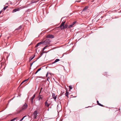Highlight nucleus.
I'll use <instances>...</instances> for the list:
<instances>
[{
  "mask_svg": "<svg viewBox=\"0 0 121 121\" xmlns=\"http://www.w3.org/2000/svg\"><path fill=\"white\" fill-rule=\"evenodd\" d=\"M27 105L25 103L22 107V109L18 111L17 112V113H18L21 112L23 110H25L27 107Z\"/></svg>",
  "mask_w": 121,
  "mask_h": 121,
  "instance_id": "f257e3e1",
  "label": "nucleus"
},
{
  "mask_svg": "<svg viewBox=\"0 0 121 121\" xmlns=\"http://www.w3.org/2000/svg\"><path fill=\"white\" fill-rule=\"evenodd\" d=\"M26 7H24V6L21 7L19 8L13 9L12 12L13 13H14V12H15L16 11H19L20 10H21L22 9H23L24 8H26Z\"/></svg>",
  "mask_w": 121,
  "mask_h": 121,
  "instance_id": "f03ea898",
  "label": "nucleus"
},
{
  "mask_svg": "<svg viewBox=\"0 0 121 121\" xmlns=\"http://www.w3.org/2000/svg\"><path fill=\"white\" fill-rule=\"evenodd\" d=\"M50 42L51 41L50 39H47L43 42L44 44H50Z\"/></svg>",
  "mask_w": 121,
  "mask_h": 121,
  "instance_id": "7ed1b4c3",
  "label": "nucleus"
},
{
  "mask_svg": "<svg viewBox=\"0 0 121 121\" xmlns=\"http://www.w3.org/2000/svg\"><path fill=\"white\" fill-rule=\"evenodd\" d=\"M37 114V110L35 111L33 113V115L34 119L36 118Z\"/></svg>",
  "mask_w": 121,
  "mask_h": 121,
  "instance_id": "20e7f679",
  "label": "nucleus"
},
{
  "mask_svg": "<svg viewBox=\"0 0 121 121\" xmlns=\"http://www.w3.org/2000/svg\"><path fill=\"white\" fill-rule=\"evenodd\" d=\"M65 23V22H63L61 23V24L60 25V28L61 29H63L64 27V25Z\"/></svg>",
  "mask_w": 121,
  "mask_h": 121,
  "instance_id": "39448f33",
  "label": "nucleus"
},
{
  "mask_svg": "<svg viewBox=\"0 0 121 121\" xmlns=\"http://www.w3.org/2000/svg\"><path fill=\"white\" fill-rule=\"evenodd\" d=\"M46 37L47 38H53L54 37V36L52 35H48Z\"/></svg>",
  "mask_w": 121,
  "mask_h": 121,
  "instance_id": "423d86ee",
  "label": "nucleus"
},
{
  "mask_svg": "<svg viewBox=\"0 0 121 121\" xmlns=\"http://www.w3.org/2000/svg\"><path fill=\"white\" fill-rule=\"evenodd\" d=\"M35 95L34 94V95L32 96V97L31 98V103H33V100L34 98H35Z\"/></svg>",
  "mask_w": 121,
  "mask_h": 121,
  "instance_id": "0eeeda50",
  "label": "nucleus"
},
{
  "mask_svg": "<svg viewBox=\"0 0 121 121\" xmlns=\"http://www.w3.org/2000/svg\"><path fill=\"white\" fill-rule=\"evenodd\" d=\"M43 42H41L38 43L36 45L35 47H37L39 46V45L41 44H43Z\"/></svg>",
  "mask_w": 121,
  "mask_h": 121,
  "instance_id": "6e6552de",
  "label": "nucleus"
},
{
  "mask_svg": "<svg viewBox=\"0 0 121 121\" xmlns=\"http://www.w3.org/2000/svg\"><path fill=\"white\" fill-rule=\"evenodd\" d=\"M47 100L45 103V106H47V107H48L50 105V104H49L47 102Z\"/></svg>",
  "mask_w": 121,
  "mask_h": 121,
  "instance_id": "1a4fd4ad",
  "label": "nucleus"
},
{
  "mask_svg": "<svg viewBox=\"0 0 121 121\" xmlns=\"http://www.w3.org/2000/svg\"><path fill=\"white\" fill-rule=\"evenodd\" d=\"M52 97L55 100L57 98V96H56L55 94L54 93H52Z\"/></svg>",
  "mask_w": 121,
  "mask_h": 121,
  "instance_id": "9d476101",
  "label": "nucleus"
},
{
  "mask_svg": "<svg viewBox=\"0 0 121 121\" xmlns=\"http://www.w3.org/2000/svg\"><path fill=\"white\" fill-rule=\"evenodd\" d=\"M35 56V55H34L33 56H31L30 57L29 60L30 61H31L32 59H33Z\"/></svg>",
  "mask_w": 121,
  "mask_h": 121,
  "instance_id": "9b49d317",
  "label": "nucleus"
},
{
  "mask_svg": "<svg viewBox=\"0 0 121 121\" xmlns=\"http://www.w3.org/2000/svg\"><path fill=\"white\" fill-rule=\"evenodd\" d=\"M39 100L40 99H43V96L42 95H40L39 94Z\"/></svg>",
  "mask_w": 121,
  "mask_h": 121,
  "instance_id": "f8f14e48",
  "label": "nucleus"
},
{
  "mask_svg": "<svg viewBox=\"0 0 121 121\" xmlns=\"http://www.w3.org/2000/svg\"><path fill=\"white\" fill-rule=\"evenodd\" d=\"M97 102L98 105L102 107H103V105L101 104L100 103H99V101H97Z\"/></svg>",
  "mask_w": 121,
  "mask_h": 121,
  "instance_id": "ddd939ff",
  "label": "nucleus"
},
{
  "mask_svg": "<svg viewBox=\"0 0 121 121\" xmlns=\"http://www.w3.org/2000/svg\"><path fill=\"white\" fill-rule=\"evenodd\" d=\"M41 69V68H40L38 69L36 71L35 73V74H36Z\"/></svg>",
  "mask_w": 121,
  "mask_h": 121,
  "instance_id": "4468645a",
  "label": "nucleus"
},
{
  "mask_svg": "<svg viewBox=\"0 0 121 121\" xmlns=\"http://www.w3.org/2000/svg\"><path fill=\"white\" fill-rule=\"evenodd\" d=\"M65 96L68 97V95L69 94V92L67 91L66 92L65 94Z\"/></svg>",
  "mask_w": 121,
  "mask_h": 121,
  "instance_id": "2eb2a0df",
  "label": "nucleus"
},
{
  "mask_svg": "<svg viewBox=\"0 0 121 121\" xmlns=\"http://www.w3.org/2000/svg\"><path fill=\"white\" fill-rule=\"evenodd\" d=\"M43 53H40V55H39V57L37 59H39V58L40 57H41L42 56V55H43Z\"/></svg>",
  "mask_w": 121,
  "mask_h": 121,
  "instance_id": "dca6fc26",
  "label": "nucleus"
},
{
  "mask_svg": "<svg viewBox=\"0 0 121 121\" xmlns=\"http://www.w3.org/2000/svg\"><path fill=\"white\" fill-rule=\"evenodd\" d=\"M64 27L63 29H65L67 28L68 27V25L67 24H65V25L64 26Z\"/></svg>",
  "mask_w": 121,
  "mask_h": 121,
  "instance_id": "f3484780",
  "label": "nucleus"
},
{
  "mask_svg": "<svg viewBox=\"0 0 121 121\" xmlns=\"http://www.w3.org/2000/svg\"><path fill=\"white\" fill-rule=\"evenodd\" d=\"M73 25L74 24H73V23H72L71 24L69 25V27L70 28L72 27Z\"/></svg>",
  "mask_w": 121,
  "mask_h": 121,
  "instance_id": "a211bd4d",
  "label": "nucleus"
},
{
  "mask_svg": "<svg viewBox=\"0 0 121 121\" xmlns=\"http://www.w3.org/2000/svg\"><path fill=\"white\" fill-rule=\"evenodd\" d=\"M60 60L59 59H56L55 61V62H56V63L58 61Z\"/></svg>",
  "mask_w": 121,
  "mask_h": 121,
  "instance_id": "6ab92c4d",
  "label": "nucleus"
},
{
  "mask_svg": "<svg viewBox=\"0 0 121 121\" xmlns=\"http://www.w3.org/2000/svg\"><path fill=\"white\" fill-rule=\"evenodd\" d=\"M8 7V6H6L5 7H4L3 8V9L4 10L6 9Z\"/></svg>",
  "mask_w": 121,
  "mask_h": 121,
  "instance_id": "aec40b11",
  "label": "nucleus"
},
{
  "mask_svg": "<svg viewBox=\"0 0 121 121\" xmlns=\"http://www.w3.org/2000/svg\"><path fill=\"white\" fill-rule=\"evenodd\" d=\"M87 9V7H86L85 8H84L83 9V10H82V11H85Z\"/></svg>",
  "mask_w": 121,
  "mask_h": 121,
  "instance_id": "412c9836",
  "label": "nucleus"
},
{
  "mask_svg": "<svg viewBox=\"0 0 121 121\" xmlns=\"http://www.w3.org/2000/svg\"><path fill=\"white\" fill-rule=\"evenodd\" d=\"M22 27V26H20L18 28H17V29L18 30H20L21 28Z\"/></svg>",
  "mask_w": 121,
  "mask_h": 121,
  "instance_id": "4be33fe9",
  "label": "nucleus"
},
{
  "mask_svg": "<svg viewBox=\"0 0 121 121\" xmlns=\"http://www.w3.org/2000/svg\"><path fill=\"white\" fill-rule=\"evenodd\" d=\"M16 118H14L13 119H12L10 121H14V120H15L16 119Z\"/></svg>",
  "mask_w": 121,
  "mask_h": 121,
  "instance_id": "5701e85b",
  "label": "nucleus"
},
{
  "mask_svg": "<svg viewBox=\"0 0 121 121\" xmlns=\"http://www.w3.org/2000/svg\"><path fill=\"white\" fill-rule=\"evenodd\" d=\"M28 80V79L25 80H24L23 82H25L26 83V81Z\"/></svg>",
  "mask_w": 121,
  "mask_h": 121,
  "instance_id": "b1692460",
  "label": "nucleus"
},
{
  "mask_svg": "<svg viewBox=\"0 0 121 121\" xmlns=\"http://www.w3.org/2000/svg\"><path fill=\"white\" fill-rule=\"evenodd\" d=\"M48 46H45V47H44L43 49V50H44L46 48V47H47Z\"/></svg>",
  "mask_w": 121,
  "mask_h": 121,
  "instance_id": "393cba45",
  "label": "nucleus"
},
{
  "mask_svg": "<svg viewBox=\"0 0 121 121\" xmlns=\"http://www.w3.org/2000/svg\"><path fill=\"white\" fill-rule=\"evenodd\" d=\"M42 89H43V88H42H42H41V89H40V92H39V94H40V93L41 92V91H42Z\"/></svg>",
  "mask_w": 121,
  "mask_h": 121,
  "instance_id": "a878e982",
  "label": "nucleus"
},
{
  "mask_svg": "<svg viewBox=\"0 0 121 121\" xmlns=\"http://www.w3.org/2000/svg\"><path fill=\"white\" fill-rule=\"evenodd\" d=\"M69 88L70 89H72V88L71 86H69Z\"/></svg>",
  "mask_w": 121,
  "mask_h": 121,
  "instance_id": "bb28decb",
  "label": "nucleus"
},
{
  "mask_svg": "<svg viewBox=\"0 0 121 121\" xmlns=\"http://www.w3.org/2000/svg\"><path fill=\"white\" fill-rule=\"evenodd\" d=\"M24 118L23 117L19 121H22L24 119Z\"/></svg>",
  "mask_w": 121,
  "mask_h": 121,
  "instance_id": "cd10ccee",
  "label": "nucleus"
},
{
  "mask_svg": "<svg viewBox=\"0 0 121 121\" xmlns=\"http://www.w3.org/2000/svg\"><path fill=\"white\" fill-rule=\"evenodd\" d=\"M76 22V21H74L73 23V24L74 25Z\"/></svg>",
  "mask_w": 121,
  "mask_h": 121,
  "instance_id": "c85d7f7f",
  "label": "nucleus"
},
{
  "mask_svg": "<svg viewBox=\"0 0 121 121\" xmlns=\"http://www.w3.org/2000/svg\"><path fill=\"white\" fill-rule=\"evenodd\" d=\"M48 72L47 73V74H46V77H48Z\"/></svg>",
  "mask_w": 121,
  "mask_h": 121,
  "instance_id": "c756f323",
  "label": "nucleus"
},
{
  "mask_svg": "<svg viewBox=\"0 0 121 121\" xmlns=\"http://www.w3.org/2000/svg\"><path fill=\"white\" fill-rule=\"evenodd\" d=\"M81 1L80 0H78V1H75V2H80Z\"/></svg>",
  "mask_w": 121,
  "mask_h": 121,
  "instance_id": "7c9ffc66",
  "label": "nucleus"
},
{
  "mask_svg": "<svg viewBox=\"0 0 121 121\" xmlns=\"http://www.w3.org/2000/svg\"><path fill=\"white\" fill-rule=\"evenodd\" d=\"M56 63V62H55V61H54V62H52V64H54L55 63Z\"/></svg>",
  "mask_w": 121,
  "mask_h": 121,
  "instance_id": "2f4dec72",
  "label": "nucleus"
},
{
  "mask_svg": "<svg viewBox=\"0 0 121 121\" xmlns=\"http://www.w3.org/2000/svg\"><path fill=\"white\" fill-rule=\"evenodd\" d=\"M35 61H34V62H33V63H32V64H31V65H32V64H33V63L34 62H35Z\"/></svg>",
  "mask_w": 121,
  "mask_h": 121,
  "instance_id": "473e14b6",
  "label": "nucleus"
},
{
  "mask_svg": "<svg viewBox=\"0 0 121 121\" xmlns=\"http://www.w3.org/2000/svg\"><path fill=\"white\" fill-rule=\"evenodd\" d=\"M8 57H9V56H7V57H6V58L7 59H8Z\"/></svg>",
  "mask_w": 121,
  "mask_h": 121,
  "instance_id": "72a5a7b5",
  "label": "nucleus"
},
{
  "mask_svg": "<svg viewBox=\"0 0 121 121\" xmlns=\"http://www.w3.org/2000/svg\"><path fill=\"white\" fill-rule=\"evenodd\" d=\"M49 78V77H48V79L47 80V81H48V78Z\"/></svg>",
  "mask_w": 121,
  "mask_h": 121,
  "instance_id": "f704fd0d",
  "label": "nucleus"
},
{
  "mask_svg": "<svg viewBox=\"0 0 121 121\" xmlns=\"http://www.w3.org/2000/svg\"><path fill=\"white\" fill-rule=\"evenodd\" d=\"M26 117V116H24L23 117L24 118L25 117Z\"/></svg>",
  "mask_w": 121,
  "mask_h": 121,
  "instance_id": "c9c22d12",
  "label": "nucleus"
},
{
  "mask_svg": "<svg viewBox=\"0 0 121 121\" xmlns=\"http://www.w3.org/2000/svg\"><path fill=\"white\" fill-rule=\"evenodd\" d=\"M9 55H10V54H9V55H8V56H9Z\"/></svg>",
  "mask_w": 121,
  "mask_h": 121,
  "instance_id": "e433bc0d",
  "label": "nucleus"
},
{
  "mask_svg": "<svg viewBox=\"0 0 121 121\" xmlns=\"http://www.w3.org/2000/svg\"><path fill=\"white\" fill-rule=\"evenodd\" d=\"M24 82H22V83H21V84H22Z\"/></svg>",
  "mask_w": 121,
  "mask_h": 121,
  "instance_id": "4c0bfd02",
  "label": "nucleus"
},
{
  "mask_svg": "<svg viewBox=\"0 0 121 121\" xmlns=\"http://www.w3.org/2000/svg\"><path fill=\"white\" fill-rule=\"evenodd\" d=\"M24 82H22V83H21V84H22Z\"/></svg>",
  "mask_w": 121,
  "mask_h": 121,
  "instance_id": "58836bf2",
  "label": "nucleus"
}]
</instances>
